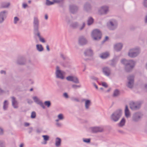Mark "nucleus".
<instances>
[{"label": "nucleus", "mask_w": 147, "mask_h": 147, "mask_svg": "<svg viewBox=\"0 0 147 147\" xmlns=\"http://www.w3.org/2000/svg\"><path fill=\"white\" fill-rule=\"evenodd\" d=\"M33 130V128L32 127H30L28 129V132L29 133H31Z\"/></svg>", "instance_id": "obj_59"}, {"label": "nucleus", "mask_w": 147, "mask_h": 147, "mask_svg": "<svg viewBox=\"0 0 147 147\" xmlns=\"http://www.w3.org/2000/svg\"><path fill=\"white\" fill-rule=\"evenodd\" d=\"M72 87L74 89H76L78 88H80L81 87V85H78L76 84H73L72 86Z\"/></svg>", "instance_id": "obj_44"}, {"label": "nucleus", "mask_w": 147, "mask_h": 147, "mask_svg": "<svg viewBox=\"0 0 147 147\" xmlns=\"http://www.w3.org/2000/svg\"><path fill=\"white\" fill-rule=\"evenodd\" d=\"M8 105V103L7 102V100L4 101L3 102V108L4 110L5 111L7 110Z\"/></svg>", "instance_id": "obj_32"}, {"label": "nucleus", "mask_w": 147, "mask_h": 147, "mask_svg": "<svg viewBox=\"0 0 147 147\" xmlns=\"http://www.w3.org/2000/svg\"><path fill=\"white\" fill-rule=\"evenodd\" d=\"M71 100L72 101H75L77 102H79L80 101L77 98H72Z\"/></svg>", "instance_id": "obj_48"}, {"label": "nucleus", "mask_w": 147, "mask_h": 147, "mask_svg": "<svg viewBox=\"0 0 147 147\" xmlns=\"http://www.w3.org/2000/svg\"><path fill=\"white\" fill-rule=\"evenodd\" d=\"M19 20V18L17 17H15L14 19V23L15 24H16L17 22Z\"/></svg>", "instance_id": "obj_46"}, {"label": "nucleus", "mask_w": 147, "mask_h": 147, "mask_svg": "<svg viewBox=\"0 0 147 147\" xmlns=\"http://www.w3.org/2000/svg\"><path fill=\"white\" fill-rule=\"evenodd\" d=\"M36 47L37 50L41 52L43 50V48L41 45H37Z\"/></svg>", "instance_id": "obj_33"}, {"label": "nucleus", "mask_w": 147, "mask_h": 147, "mask_svg": "<svg viewBox=\"0 0 147 147\" xmlns=\"http://www.w3.org/2000/svg\"><path fill=\"white\" fill-rule=\"evenodd\" d=\"M54 4V3L53 1H51L49 0H46L45 4L47 6H50Z\"/></svg>", "instance_id": "obj_36"}, {"label": "nucleus", "mask_w": 147, "mask_h": 147, "mask_svg": "<svg viewBox=\"0 0 147 147\" xmlns=\"http://www.w3.org/2000/svg\"><path fill=\"white\" fill-rule=\"evenodd\" d=\"M125 115L127 118H128L130 115V113L127 105H126L125 110Z\"/></svg>", "instance_id": "obj_26"}, {"label": "nucleus", "mask_w": 147, "mask_h": 147, "mask_svg": "<svg viewBox=\"0 0 147 147\" xmlns=\"http://www.w3.org/2000/svg\"><path fill=\"white\" fill-rule=\"evenodd\" d=\"M3 134V129L0 127V135H2Z\"/></svg>", "instance_id": "obj_54"}, {"label": "nucleus", "mask_w": 147, "mask_h": 147, "mask_svg": "<svg viewBox=\"0 0 147 147\" xmlns=\"http://www.w3.org/2000/svg\"><path fill=\"white\" fill-rule=\"evenodd\" d=\"M91 35L94 40H99L101 38L102 34L99 30L95 29L92 31Z\"/></svg>", "instance_id": "obj_6"}, {"label": "nucleus", "mask_w": 147, "mask_h": 147, "mask_svg": "<svg viewBox=\"0 0 147 147\" xmlns=\"http://www.w3.org/2000/svg\"><path fill=\"white\" fill-rule=\"evenodd\" d=\"M129 105L131 109L133 110H136L140 108L141 103L140 102H131L130 103Z\"/></svg>", "instance_id": "obj_9"}, {"label": "nucleus", "mask_w": 147, "mask_h": 147, "mask_svg": "<svg viewBox=\"0 0 147 147\" xmlns=\"http://www.w3.org/2000/svg\"><path fill=\"white\" fill-rule=\"evenodd\" d=\"M144 89L147 91V83L144 84Z\"/></svg>", "instance_id": "obj_62"}, {"label": "nucleus", "mask_w": 147, "mask_h": 147, "mask_svg": "<svg viewBox=\"0 0 147 147\" xmlns=\"http://www.w3.org/2000/svg\"><path fill=\"white\" fill-rule=\"evenodd\" d=\"M140 50L139 48H135L130 49L128 53V56L131 58H134L140 53Z\"/></svg>", "instance_id": "obj_5"}, {"label": "nucleus", "mask_w": 147, "mask_h": 147, "mask_svg": "<svg viewBox=\"0 0 147 147\" xmlns=\"http://www.w3.org/2000/svg\"><path fill=\"white\" fill-rule=\"evenodd\" d=\"M90 78L91 79L97 81L98 80V78H97L94 76H91Z\"/></svg>", "instance_id": "obj_51"}, {"label": "nucleus", "mask_w": 147, "mask_h": 147, "mask_svg": "<svg viewBox=\"0 0 147 147\" xmlns=\"http://www.w3.org/2000/svg\"><path fill=\"white\" fill-rule=\"evenodd\" d=\"M72 82L76 84L79 83V81L78 79L76 77L74 76Z\"/></svg>", "instance_id": "obj_38"}, {"label": "nucleus", "mask_w": 147, "mask_h": 147, "mask_svg": "<svg viewBox=\"0 0 147 147\" xmlns=\"http://www.w3.org/2000/svg\"><path fill=\"white\" fill-rule=\"evenodd\" d=\"M69 10L71 13L73 14H75L78 11L79 7L77 5L71 4L69 6Z\"/></svg>", "instance_id": "obj_11"}, {"label": "nucleus", "mask_w": 147, "mask_h": 147, "mask_svg": "<svg viewBox=\"0 0 147 147\" xmlns=\"http://www.w3.org/2000/svg\"><path fill=\"white\" fill-rule=\"evenodd\" d=\"M102 85L105 87V88H106L108 87V85L106 84V83L105 82H103L102 83Z\"/></svg>", "instance_id": "obj_52"}, {"label": "nucleus", "mask_w": 147, "mask_h": 147, "mask_svg": "<svg viewBox=\"0 0 147 147\" xmlns=\"http://www.w3.org/2000/svg\"><path fill=\"white\" fill-rule=\"evenodd\" d=\"M60 57L63 60H66V56L62 53H60Z\"/></svg>", "instance_id": "obj_42"}, {"label": "nucleus", "mask_w": 147, "mask_h": 147, "mask_svg": "<svg viewBox=\"0 0 147 147\" xmlns=\"http://www.w3.org/2000/svg\"><path fill=\"white\" fill-rule=\"evenodd\" d=\"M62 1V0H53V2L54 3H59L61 2Z\"/></svg>", "instance_id": "obj_49"}, {"label": "nucleus", "mask_w": 147, "mask_h": 147, "mask_svg": "<svg viewBox=\"0 0 147 147\" xmlns=\"http://www.w3.org/2000/svg\"><path fill=\"white\" fill-rule=\"evenodd\" d=\"M36 117V113L35 111H32L30 117L32 119H34Z\"/></svg>", "instance_id": "obj_41"}, {"label": "nucleus", "mask_w": 147, "mask_h": 147, "mask_svg": "<svg viewBox=\"0 0 147 147\" xmlns=\"http://www.w3.org/2000/svg\"><path fill=\"white\" fill-rule=\"evenodd\" d=\"M121 63L125 65V70L127 72H131L135 65V62L133 60H127L125 59L121 61Z\"/></svg>", "instance_id": "obj_2"}, {"label": "nucleus", "mask_w": 147, "mask_h": 147, "mask_svg": "<svg viewBox=\"0 0 147 147\" xmlns=\"http://www.w3.org/2000/svg\"><path fill=\"white\" fill-rule=\"evenodd\" d=\"M61 140V138H55V144L56 147H60Z\"/></svg>", "instance_id": "obj_25"}, {"label": "nucleus", "mask_w": 147, "mask_h": 147, "mask_svg": "<svg viewBox=\"0 0 147 147\" xmlns=\"http://www.w3.org/2000/svg\"><path fill=\"white\" fill-rule=\"evenodd\" d=\"M32 98L35 102L40 106L43 109H45V108L43 102L40 100L36 96H34Z\"/></svg>", "instance_id": "obj_14"}, {"label": "nucleus", "mask_w": 147, "mask_h": 147, "mask_svg": "<svg viewBox=\"0 0 147 147\" xmlns=\"http://www.w3.org/2000/svg\"><path fill=\"white\" fill-rule=\"evenodd\" d=\"M49 138H43L42 141H41V143L43 144H45L47 143V141L49 140Z\"/></svg>", "instance_id": "obj_40"}, {"label": "nucleus", "mask_w": 147, "mask_h": 147, "mask_svg": "<svg viewBox=\"0 0 147 147\" xmlns=\"http://www.w3.org/2000/svg\"><path fill=\"white\" fill-rule=\"evenodd\" d=\"M91 130L92 132L96 133L103 131V129L100 127H94L91 128Z\"/></svg>", "instance_id": "obj_18"}, {"label": "nucleus", "mask_w": 147, "mask_h": 147, "mask_svg": "<svg viewBox=\"0 0 147 147\" xmlns=\"http://www.w3.org/2000/svg\"><path fill=\"white\" fill-rule=\"evenodd\" d=\"M101 11L102 14H106L108 11V7L106 6H102L101 9Z\"/></svg>", "instance_id": "obj_24"}, {"label": "nucleus", "mask_w": 147, "mask_h": 147, "mask_svg": "<svg viewBox=\"0 0 147 147\" xmlns=\"http://www.w3.org/2000/svg\"><path fill=\"white\" fill-rule=\"evenodd\" d=\"M107 26L109 30H114L116 29L118 27L117 21L114 19H111L107 22Z\"/></svg>", "instance_id": "obj_3"}, {"label": "nucleus", "mask_w": 147, "mask_h": 147, "mask_svg": "<svg viewBox=\"0 0 147 147\" xmlns=\"http://www.w3.org/2000/svg\"><path fill=\"white\" fill-rule=\"evenodd\" d=\"M122 114V111L121 109H119L117 110L111 115V119L114 122L118 121L121 117Z\"/></svg>", "instance_id": "obj_4"}, {"label": "nucleus", "mask_w": 147, "mask_h": 147, "mask_svg": "<svg viewBox=\"0 0 147 147\" xmlns=\"http://www.w3.org/2000/svg\"><path fill=\"white\" fill-rule=\"evenodd\" d=\"M82 101H85V107L86 109H88L89 108V106L91 104V101L89 100L83 99Z\"/></svg>", "instance_id": "obj_22"}, {"label": "nucleus", "mask_w": 147, "mask_h": 147, "mask_svg": "<svg viewBox=\"0 0 147 147\" xmlns=\"http://www.w3.org/2000/svg\"><path fill=\"white\" fill-rule=\"evenodd\" d=\"M7 11L4 10L0 12V24L3 22L7 18Z\"/></svg>", "instance_id": "obj_12"}, {"label": "nucleus", "mask_w": 147, "mask_h": 147, "mask_svg": "<svg viewBox=\"0 0 147 147\" xmlns=\"http://www.w3.org/2000/svg\"><path fill=\"white\" fill-rule=\"evenodd\" d=\"M123 45L121 43H118L115 45L114 46V49L117 52H119L121 51Z\"/></svg>", "instance_id": "obj_17"}, {"label": "nucleus", "mask_w": 147, "mask_h": 147, "mask_svg": "<svg viewBox=\"0 0 147 147\" xmlns=\"http://www.w3.org/2000/svg\"><path fill=\"white\" fill-rule=\"evenodd\" d=\"M65 73V72L64 71L60 70V67L59 66H56L55 72V74L56 78L63 80L65 78V77L63 75V74Z\"/></svg>", "instance_id": "obj_7"}, {"label": "nucleus", "mask_w": 147, "mask_h": 147, "mask_svg": "<svg viewBox=\"0 0 147 147\" xmlns=\"http://www.w3.org/2000/svg\"><path fill=\"white\" fill-rule=\"evenodd\" d=\"M60 64L61 66L64 67H66V65H65V63L64 62H60Z\"/></svg>", "instance_id": "obj_55"}, {"label": "nucleus", "mask_w": 147, "mask_h": 147, "mask_svg": "<svg viewBox=\"0 0 147 147\" xmlns=\"http://www.w3.org/2000/svg\"><path fill=\"white\" fill-rule=\"evenodd\" d=\"M0 73L1 74H4V75H5L6 74V72L5 70H1L0 71Z\"/></svg>", "instance_id": "obj_57"}, {"label": "nucleus", "mask_w": 147, "mask_h": 147, "mask_svg": "<svg viewBox=\"0 0 147 147\" xmlns=\"http://www.w3.org/2000/svg\"><path fill=\"white\" fill-rule=\"evenodd\" d=\"M119 94V91L118 89L115 90L113 92V96L114 97H116Z\"/></svg>", "instance_id": "obj_35"}, {"label": "nucleus", "mask_w": 147, "mask_h": 147, "mask_svg": "<svg viewBox=\"0 0 147 147\" xmlns=\"http://www.w3.org/2000/svg\"><path fill=\"white\" fill-rule=\"evenodd\" d=\"M4 92V91L0 87V95Z\"/></svg>", "instance_id": "obj_63"}, {"label": "nucleus", "mask_w": 147, "mask_h": 147, "mask_svg": "<svg viewBox=\"0 0 147 147\" xmlns=\"http://www.w3.org/2000/svg\"><path fill=\"white\" fill-rule=\"evenodd\" d=\"M118 60L117 57L115 56L113 59L110 61V65L112 67H115L116 66Z\"/></svg>", "instance_id": "obj_16"}, {"label": "nucleus", "mask_w": 147, "mask_h": 147, "mask_svg": "<svg viewBox=\"0 0 147 147\" xmlns=\"http://www.w3.org/2000/svg\"><path fill=\"white\" fill-rule=\"evenodd\" d=\"M84 10L87 12H90L91 10V6L89 3H86L84 5Z\"/></svg>", "instance_id": "obj_21"}, {"label": "nucleus", "mask_w": 147, "mask_h": 147, "mask_svg": "<svg viewBox=\"0 0 147 147\" xmlns=\"http://www.w3.org/2000/svg\"><path fill=\"white\" fill-rule=\"evenodd\" d=\"M74 77L72 76H69L66 78V79L68 81L72 82L73 80Z\"/></svg>", "instance_id": "obj_39"}, {"label": "nucleus", "mask_w": 147, "mask_h": 147, "mask_svg": "<svg viewBox=\"0 0 147 147\" xmlns=\"http://www.w3.org/2000/svg\"><path fill=\"white\" fill-rule=\"evenodd\" d=\"M22 6L24 8H25L28 6V5L26 3H23L22 4Z\"/></svg>", "instance_id": "obj_61"}, {"label": "nucleus", "mask_w": 147, "mask_h": 147, "mask_svg": "<svg viewBox=\"0 0 147 147\" xmlns=\"http://www.w3.org/2000/svg\"><path fill=\"white\" fill-rule=\"evenodd\" d=\"M111 69L108 67H104L102 69V71L104 74L107 76H109L111 73Z\"/></svg>", "instance_id": "obj_19"}, {"label": "nucleus", "mask_w": 147, "mask_h": 147, "mask_svg": "<svg viewBox=\"0 0 147 147\" xmlns=\"http://www.w3.org/2000/svg\"><path fill=\"white\" fill-rule=\"evenodd\" d=\"M30 123H28L25 122L24 123V125L25 127H27L29 125Z\"/></svg>", "instance_id": "obj_60"}, {"label": "nucleus", "mask_w": 147, "mask_h": 147, "mask_svg": "<svg viewBox=\"0 0 147 147\" xmlns=\"http://www.w3.org/2000/svg\"><path fill=\"white\" fill-rule=\"evenodd\" d=\"M125 122V119L124 118H123L118 125L119 127H122L124 125Z\"/></svg>", "instance_id": "obj_31"}, {"label": "nucleus", "mask_w": 147, "mask_h": 147, "mask_svg": "<svg viewBox=\"0 0 147 147\" xmlns=\"http://www.w3.org/2000/svg\"><path fill=\"white\" fill-rule=\"evenodd\" d=\"M58 118L59 120H62L64 119L63 115L62 114H60L58 115Z\"/></svg>", "instance_id": "obj_43"}, {"label": "nucleus", "mask_w": 147, "mask_h": 147, "mask_svg": "<svg viewBox=\"0 0 147 147\" xmlns=\"http://www.w3.org/2000/svg\"><path fill=\"white\" fill-rule=\"evenodd\" d=\"M63 96L66 98H68L69 97L68 95L66 92H65L63 94Z\"/></svg>", "instance_id": "obj_58"}, {"label": "nucleus", "mask_w": 147, "mask_h": 147, "mask_svg": "<svg viewBox=\"0 0 147 147\" xmlns=\"http://www.w3.org/2000/svg\"><path fill=\"white\" fill-rule=\"evenodd\" d=\"M42 131V129L40 128H38L37 129L36 131V132L38 133H40Z\"/></svg>", "instance_id": "obj_53"}, {"label": "nucleus", "mask_w": 147, "mask_h": 147, "mask_svg": "<svg viewBox=\"0 0 147 147\" xmlns=\"http://www.w3.org/2000/svg\"><path fill=\"white\" fill-rule=\"evenodd\" d=\"M143 4L145 7H147V0H144Z\"/></svg>", "instance_id": "obj_50"}, {"label": "nucleus", "mask_w": 147, "mask_h": 147, "mask_svg": "<svg viewBox=\"0 0 147 147\" xmlns=\"http://www.w3.org/2000/svg\"><path fill=\"white\" fill-rule=\"evenodd\" d=\"M12 99V105L13 107L15 109L18 108V107L16 105L17 104V101L16 100V98L14 96L11 97Z\"/></svg>", "instance_id": "obj_23"}, {"label": "nucleus", "mask_w": 147, "mask_h": 147, "mask_svg": "<svg viewBox=\"0 0 147 147\" xmlns=\"http://www.w3.org/2000/svg\"><path fill=\"white\" fill-rule=\"evenodd\" d=\"M79 25V24L78 22H74L71 23L70 26L73 28L76 29L78 28Z\"/></svg>", "instance_id": "obj_27"}, {"label": "nucleus", "mask_w": 147, "mask_h": 147, "mask_svg": "<svg viewBox=\"0 0 147 147\" xmlns=\"http://www.w3.org/2000/svg\"><path fill=\"white\" fill-rule=\"evenodd\" d=\"M94 22L93 18L91 17H89L87 20V24L88 26L91 25Z\"/></svg>", "instance_id": "obj_29"}, {"label": "nucleus", "mask_w": 147, "mask_h": 147, "mask_svg": "<svg viewBox=\"0 0 147 147\" xmlns=\"http://www.w3.org/2000/svg\"><path fill=\"white\" fill-rule=\"evenodd\" d=\"M26 60L25 58L24 57H21L18 59L17 61V63L19 65H23L26 64Z\"/></svg>", "instance_id": "obj_15"}, {"label": "nucleus", "mask_w": 147, "mask_h": 147, "mask_svg": "<svg viewBox=\"0 0 147 147\" xmlns=\"http://www.w3.org/2000/svg\"><path fill=\"white\" fill-rule=\"evenodd\" d=\"M142 116V114L140 112H137L135 113L133 115L132 120L135 122H138L140 120Z\"/></svg>", "instance_id": "obj_10"}, {"label": "nucleus", "mask_w": 147, "mask_h": 147, "mask_svg": "<svg viewBox=\"0 0 147 147\" xmlns=\"http://www.w3.org/2000/svg\"><path fill=\"white\" fill-rule=\"evenodd\" d=\"M86 25L85 23L84 22H83L82 23L81 26H79V29L80 30H83L85 27Z\"/></svg>", "instance_id": "obj_37"}, {"label": "nucleus", "mask_w": 147, "mask_h": 147, "mask_svg": "<svg viewBox=\"0 0 147 147\" xmlns=\"http://www.w3.org/2000/svg\"><path fill=\"white\" fill-rule=\"evenodd\" d=\"M27 100L28 103L29 104L32 103V101L30 100L27 99Z\"/></svg>", "instance_id": "obj_64"}, {"label": "nucleus", "mask_w": 147, "mask_h": 147, "mask_svg": "<svg viewBox=\"0 0 147 147\" xmlns=\"http://www.w3.org/2000/svg\"><path fill=\"white\" fill-rule=\"evenodd\" d=\"M34 28V34L35 36H38L40 42L42 43H45L46 41L44 38L42 37L40 35V33L39 30V21L37 17L34 18L33 22Z\"/></svg>", "instance_id": "obj_1"}, {"label": "nucleus", "mask_w": 147, "mask_h": 147, "mask_svg": "<svg viewBox=\"0 0 147 147\" xmlns=\"http://www.w3.org/2000/svg\"><path fill=\"white\" fill-rule=\"evenodd\" d=\"M10 5L9 3L6 2H2L1 4V7L2 8H6L8 7Z\"/></svg>", "instance_id": "obj_28"}, {"label": "nucleus", "mask_w": 147, "mask_h": 147, "mask_svg": "<svg viewBox=\"0 0 147 147\" xmlns=\"http://www.w3.org/2000/svg\"><path fill=\"white\" fill-rule=\"evenodd\" d=\"M127 86L129 88H132L134 84V76L133 75H129L127 77Z\"/></svg>", "instance_id": "obj_8"}, {"label": "nucleus", "mask_w": 147, "mask_h": 147, "mask_svg": "<svg viewBox=\"0 0 147 147\" xmlns=\"http://www.w3.org/2000/svg\"><path fill=\"white\" fill-rule=\"evenodd\" d=\"M83 141L85 142L88 143L90 142V140L88 138H83Z\"/></svg>", "instance_id": "obj_47"}, {"label": "nucleus", "mask_w": 147, "mask_h": 147, "mask_svg": "<svg viewBox=\"0 0 147 147\" xmlns=\"http://www.w3.org/2000/svg\"><path fill=\"white\" fill-rule=\"evenodd\" d=\"M0 147H5V144L4 142L0 141Z\"/></svg>", "instance_id": "obj_45"}, {"label": "nucleus", "mask_w": 147, "mask_h": 147, "mask_svg": "<svg viewBox=\"0 0 147 147\" xmlns=\"http://www.w3.org/2000/svg\"><path fill=\"white\" fill-rule=\"evenodd\" d=\"M43 104L47 108H49L51 105V103L50 100H47L45 101Z\"/></svg>", "instance_id": "obj_34"}, {"label": "nucleus", "mask_w": 147, "mask_h": 147, "mask_svg": "<svg viewBox=\"0 0 147 147\" xmlns=\"http://www.w3.org/2000/svg\"><path fill=\"white\" fill-rule=\"evenodd\" d=\"M87 40L84 36H80L78 39V44L81 46L85 45L87 43Z\"/></svg>", "instance_id": "obj_13"}, {"label": "nucleus", "mask_w": 147, "mask_h": 147, "mask_svg": "<svg viewBox=\"0 0 147 147\" xmlns=\"http://www.w3.org/2000/svg\"><path fill=\"white\" fill-rule=\"evenodd\" d=\"M84 54L86 56H91L93 55V51L90 48L87 49L85 50Z\"/></svg>", "instance_id": "obj_20"}, {"label": "nucleus", "mask_w": 147, "mask_h": 147, "mask_svg": "<svg viewBox=\"0 0 147 147\" xmlns=\"http://www.w3.org/2000/svg\"><path fill=\"white\" fill-rule=\"evenodd\" d=\"M108 38L109 37L108 36H106L105 39L102 41V43H103L105 42L106 40H107L108 39Z\"/></svg>", "instance_id": "obj_56"}, {"label": "nucleus", "mask_w": 147, "mask_h": 147, "mask_svg": "<svg viewBox=\"0 0 147 147\" xmlns=\"http://www.w3.org/2000/svg\"><path fill=\"white\" fill-rule=\"evenodd\" d=\"M109 55V53L106 52L102 53L100 54V57L102 59H105L107 58Z\"/></svg>", "instance_id": "obj_30"}]
</instances>
